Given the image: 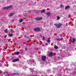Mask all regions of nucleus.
Listing matches in <instances>:
<instances>
[{"label":"nucleus","mask_w":76,"mask_h":76,"mask_svg":"<svg viewBox=\"0 0 76 76\" xmlns=\"http://www.w3.org/2000/svg\"><path fill=\"white\" fill-rule=\"evenodd\" d=\"M54 25L57 26L58 28H60V27H61V26H62V24L60 23H59L58 24H55Z\"/></svg>","instance_id":"f257e3e1"},{"label":"nucleus","mask_w":76,"mask_h":76,"mask_svg":"<svg viewBox=\"0 0 76 76\" xmlns=\"http://www.w3.org/2000/svg\"><path fill=\"white\" fill-rule=\"evenodd\" d=\"M12 7V6L10 5V6H7V7H5L3 8V9L6 10V9H9V8H10Z\"/></svg>","instance_id":"f03ea898"},{"label":"nucleus","mask_w":76,"mask_h":76,"mask_svg":"<svg viewBox=\"0 0 76 76\" xmlns=\"http://www.w3.org/2000/svg\"><path fill=\"white\" fill-rule=\"evenodd\" d=\"M47 59V57L46 56H43L42 57V59L43 61H45Z\"/></svg>","instance_id":"7ed1b4c3"},{"label":"nucleus","mask_w":76,"mask_h":76,"mask_svg":"<svg viewBox=\"0 0 76 76\" xmlns=\"http://www.w3.org/2000/svg\"><path fill=\"white\" fill-rule=\"evenodd\" d=\"M40 28H34V31H36V32H38L40 31Z\"/></svg>","instance_id":"20e7f679"},{"label":"nucleus","mask_w":76,"mask_h":76,"mask_svg":"<svg viewBox=\"0 0 76 76\" xmlns=\"http://www.w3.org/2000/svg\"><path fill=\"white\" fill-rule=\"evenodd\" d=\"M19 60V59H15L12 60V62H16V61H18Z\"/></svg>","instance_id":"39448f33"},{"label":"nucleus","mask_w":76,"mask_h":76,"mask_svg":"<svg viewBox=\"0 0 76 76\" xmlns=\"http://www.w3.org/2000/svg\"><path fill=\"white\" fill-rule=\"evenodd\" d=\"M42 19V17H40L39 18H36L35 19L36 20H41V19Z\"/></svg>","instance_id":"423d86ee"},{"label":"nucleus","mask_w":76,"mask_h":76,"mask_svg":"<svg viewBox=\"0 0 76 76\" xmlns=\"http://www.w3.org/2000/svg\"><path fill=\"white\" fill-rule=\"evenodd\" d=\"M54 53L52 52H50L49 53V55L50 56H54Z\"/></svg>","instance_id":"0eeeda50"},{"label":"nucleus","mask_w":76,"mask_h":76,"mask_svg":"<svg viewBox=\"0 0 76 76\" xmlns=\"http://www.w3.org/2000/svg\"><path fill=\"white\" fill-rule=\"evenodd\" d=\"M13 15H14V13H11L9 15V16H10V17L12 16H13Z\"/></svg>","instance_id":"6e6552de"},{"label":"nucleus","mask_w":76,"mask_h":76,"mask_svg":"<svg viewBox=\"0 0 76 76\" xmlns=\"http://www.w3.org/2000/svg\"><path fill=\"white\" fill-rule=\"evenodd\" d=\"M46 15L48 16H50V15H51V13L50 12H47L46 13Z\"/></svg>","instance_id":"1a4fd4ad"},{"label":"nucleus","mask_w":76,"mask_h":76,"mask_svg":"<svg viewBox=\"0 0 76 76\" xmlns=\"http://www.w3.org/2000/svg\"><path fill=\"white\" fill-rule=\"evenodd\" d=\"M19 54V52H17L15 53V55H18Z\"/></svg>","instance_id":"9d476101"},{"label":"nucleus","mask_w":76,"mask_h":76,"mask_svg":"<svg viewBox=\"0 0 76 76\" xmlns=\"http://www.w3.org/2000/svg\"><path fill=\"white\" fill-rule=\"evenodd\" d=\"M72 43H75V41H76V39H75V38H73L72 39Z\"/></svg>","instance_id":"9b49d317"},{"label":"nucleus","mask_w":76,"mask_h":76,"mask_svg":"<svg viewBox=\"0 0 76 76\" xmlns=\"http://www.w3.org/2000/svg\"><path fill=\"white\" fill-rule=\"evenodd\" d=\"M69 8H70V6H67L65 7V9L66 10V9H69Z\"/></svg>","instance_id":"f8f14e48"},{"label":"nucleus","mask_w":76,"mask_h":76,"mask_svg":"<svg viewBox=\"0 0 76 76\" xmlns=\"http://www.w3.org/2000/svg\"><path fill=\"white\" fill-rule=\"evenodd\" d=\"M8 36L9 37H12V36H13V34H11L8 35Z\"/></svg>","instance_id":"ddd939ff"},{"label":"nucleus","mask_w":76,"mask_h":76,"mask_svg":"<svg viewBox=\"0 0 76 76\" xmlns=\"http://www.w3.org/2000/svg\"><path fill=\"white\" fill-rule=\"evenodd\" d=\"M47 42L49 43V42H50V39L48 38L47 40Z\"/></svg>","instance_id":"4468645a"},{"label":"nucleus","mask_w":76,"mask_h":76,"mask_svg":"<svg viewBox=\"0 0 76 76\" xmlns=\"http://www.w3.org/2000/svg\"><path fill=\"white\" fill-rule=\"evenodd\" d=\"M4 32L5 33H7V29H6L4 30Z\"/></svg>","instance_id":"2eb2a0df"},{"label":"nucleus","mask_w":76,"mask_h":76,"mask_svg":"<svg viewBox=\"0 0 76 76\" xmlns=\"http://www.w3.org/2000/svg\"><path fill=\"white\" fill-rule=\"evenodd\" d=\"M60 18L59 16L57 17V20H59Z\"/></svg>","instance_id":"dca6fc26"},{"label":"nucleus","mask_w":76,"mask_h":76,"mask_svg":"<svg viewBox=\"0 0 76 76\" xmlns=\"http://www.w3.org/2000/svg\"><path fill=\"white\" fill-rule=\"evenodd\" d=\"M45 10H42V11H41V13H44V12H45Z\"/></svg>","instance_id":"f3484780"},{"label":"nucleus","mask_w":76,"mask_h":76,"mask_svg":"<svg viewBox=\"0 0 76 76\" xmlns=\"http://www.w3.org/2000/svg\"><path fill=\"white\" fill-rule=\"evenodd\" d=\"M54 47L55 49H57V48H58V47L56 46H55Z\"/></svg>","instance_id":"a211bd4d"},{"label":"nucleus","mask_w":76,"mask_h":76,"mask_svg":"<svg viewBox=\"0 0 76 76\" xmlns=\"http://www.w3.org/2000/svg\"><path fill=\"white\" fill-rule=\"evenodd\" d=\"M22 21H23V19H21L20 20V23H21V22H22Z\"/></svg>","instance_id":"6ab92c4d"},{"label":"nucleus","mask_w":76,"mask_h":76,"mask_svg":"<svg viewBox=\"0 0 76 76\" xmlns=\"http://www.w3.org/2000/svg\"><path fill=\"white\" fill-rule=\"evenodd\" d=\"M57 40H58V41H60V40H61V39L59 38H58L57 39Z\"/></svg>","instance_id":"aec40b11"},{"label":"nucleus","mask_w":76,"mask_h":76,"mask_svg":"<svg viewBox=\"0 0 76 76\" xmlns=\"http://www.w3.org/2000/svg\"><path fill=\"white\" fill-rule=\"evenodd\" d=\"M43 40H44L45 39V37L44 36L43 37Z\"/></svg>","instance_id":"412c9836"},{"label":"nucleus","mask_w":76,"mask_h":76,"mask_svg":"<svg viewBox=\"0 0 76 76\" xmlns=\"http://www.w3.org/2000/svg\"><path fill=\"white\" fill-rule=\"evenodd\" d=\"M63 4H61V7H63Z\"/></svg>","instance_id":"4be33fe9"},{"label":"nucleus","mask_w":76,"mask_h":76,"mask_svg":"<svg viewBox=\"0 0 76 76\" xmlns=\"http://www.w3.org/2000/svg\"><path fill=\"white\" fill-rule=\"evenodd\" d=\"M32 63V61H29V63Z\"/></svg>","instance_id":"5701e85b"},{"label":"nucleus","mask_w":76,"mask_h":76,"mask_svg":"<svg viewBox=\"0 0 76 76\" xmlns=\"http://www.w3.org/2000/svg\"><path fill=\"white\" fill-rule=\"evenodd\" d=\"M11 31H13V29H11Z\"/></svg>","instance_id":"b1692460"},{"label":"nucleus","mask_w":76,"mask_h":76,"mask_svg":"<svg viewBox=\"0 0 76 76\" xmlns=\"http://www.w3.org/2000/svg\"><path fill=\"white\" fill-rule=\"evenodd\" d=\"M46 45H48V44L46 43Z\"/></svg>","instance_id":"393cba45"},{"label":"nucleus","mask_w":76,"mask_h":76,"mask_svg":"<svg viewBox=\"0 0 76 76\" xmlns=\"http://www.w3.org/2000/svg\"><path fill=\"white\" fill-rule=\"evenodd\" d=\"M2 73V71H1L0 72V73Z\"/></svg>","instance_id":"a878e982"},{"label":"nucleus","mask_w":76,"mask_h":76,"mask_svg":"<svg viewBox=\"0 0 76 76\" xmlns=\"http://www.w3.org/2000/svg\"><path fill=\"white\" fill-rule=\"evenodd\" d=\"M51 45H53V43L52 44H51Z\"/></svg>","instance_id":"bb28decb"},{"label":"nucleus","mask_w":76,"mask_h":76,"mask_svg":"<svg viewBox=\"0 0 76 76\" xmlns=\"http://www.w3.org/2000/svg\"><path fill=\"white\" fill-rule=\"evenodd\" d=\"M9 28H10V27H9Z\"/></svg>","instance_id":"cd10ccee"},{"label":"nucleus","mask_w":76,"mask_h":76,"mask_svg":"<svg viewBox=\"0 0 76 76\" xmlns=\"http://www.w3.org/2000/svg\"><path fill=\"white\" fill-rule=\"evenodd\" d=\"M35 64V65L36 64V63H35V64Z\"/></svg>","instance_id":"c85d7f7f"},{"label":"nucleus","mask_w":76,"mask_h":76,"mask_svg":"<svg viewBox=\"0 0 76 76\" xmlns=\"http://www.w3.org/2000/svg\"><path fill=\"white\" fill-rule=\"evenodd\" d=\"M0 67H1V66Z\"/></svg>","instance_id":"c756f323"}]
</instances>
